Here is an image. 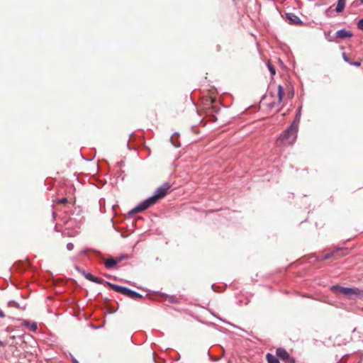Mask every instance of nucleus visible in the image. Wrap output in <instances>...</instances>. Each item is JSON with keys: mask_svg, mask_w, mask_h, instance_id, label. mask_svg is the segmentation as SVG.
Returning a JSON list of instances; mask_svg holds the SVG:
<instances>
[{"mask_svg": "<svg viewBox=\"0 0 363 363\" xmlns=\"http://www.w3.org/2000/svg\"><path fill=\"white\" fill-rule=\"evenodd\" d=\"M330 291L337 293L339 292L350 299L363 298V290L354 287H344L339 285H333L330 288Z\"/></svg>", "mask_w": 363, "mask_h": 363, "instance_id": "obj_1", "label": "nucleus"}, {"mask_svg": "<svg viewBox=\"0 0 363 363\" xmlns=\"http://www.w3.org/2000/svg\"><path fill=\"white\" fill-rule=\"evenodd\" d=\"M298 128L290 125L284 133H282L278 140L277 143H281L284 145H292L296 140Z\"/></svg>", "mask_w": 363, "mask_h": 363, "instance_id": "obj_2", "label": "nucleus"}, {"mask_svg": "<svg viewBox=\"0 0 363 363\" xmlns=\"http://www.w3.org/2000/svg\"><path fill=\"white\" fill-rule=\"evenodd\" d=\"M156 203L154 201L152 198L149 197L145 200L140 202L138 205H137L135 208H133L130 212L129 214L137 213L147 209L151 206L155 204Z\"/></svg>", "mask_w": 363, "mask_h": 363, "instance_id": "obj_3", "label": "nucleus"}, {"mask_svg": "<svg viewBox=\"0 0 363 363\" xmlns=\"http://www.w3.org/2000/svg\"><path fill=\"white\" fill-rule=\"evenodd\" d=\"M170 184L167 182L164 183L162 186L158 187L155 194L151 196L154 199V201L157 203L160 199L163 198L167 193V191L170 188Z\"/></svg>", "mask_w": 363, "mask_h": 363, "instance_id": "obj_4", "label": "nucleus"}, {"mask_svg": "<svg viewBox=\"0 0 363 363\" xmlns=\"http://www.w3.org/2000/svg\"><path fill=\"white\" fill-rule=\"evenodd\" d=\"M277 356L286 363H295L294 358L291 357L288 352L282 348H277L276 350Z\"/></svg>", "mask_w": 363, "mask_h": 363, "instance_id": "obj_5", "label": "nucleus"}, {"mask_svg": "<svg viewBox=\"0 0 363 363\" xmlns=\"http://www.w3.org/2000/svg\"><path fill=\"white\" fill-rule=\"evenodd\" d=\"M342 250H343L342 248H337L336 250H333L330 252L322 255L320 256L313 255L311 257V259H314V261H323V260L328 259L333 257H335V258H337V256H336L337 253L339 251H342Z\"/></svg>", "mask_w": 363, "mask_h": 363, "instance_id": "obj_6", "label": "nucleus"}, {"mask_svg": "<svg viewBox=\"0 0 363 363\" xmlns=\"http://www.w3.org/2000/svg\"><path fill=\"white\" fill-rule=\"evenodd\" d=\"M107 285H108L113 290H114L116 292H118L121 294H123L124 296H127L128 294V291L129 290L128 288L127 287H125V286H119V285H117V284H112V283H110V282H108L106 281V282Z\"/></svg>", "mask_w": 363, "mask_h": 363, "instance_id": "obj_7", "label": "nucleus"}, {"mask_svg": "<svg viewBox=\"0 0 363 363\" xmlns=\"http://www.w3.org/2000/svg\"><path fill=\"white\" fill-rule=\"evenodd\" d=\"M286 17L291 23L295 25H301L303 23L300 18L294 13H286Z\"/></svg>", "mask_w": 363, "mask_h": 363, "instance_id": "obj_8", "label": "nucleus"}, {"mask_svg": "<svg viewBox=\"0 0 363 363\" xmlns=\"http://www.w3.org/2000/svg\"><path fill=\"white\" fill-rule=\"evenodd\" d=\"M335 36L337 39H345V38H347L352 37V33L351 31L347 30L346 29H341V30H337L335 33Z\"/></svg>", "mask_w": 363, "mask_h": 363, "instance_id": "obj_9", "label": "nucleus"}, {"mask_svg": "<svg viewBox=\"0 0 363 363\" xmlns=\"http://www.w3.org/2000/svg\"><path fill=\"white\" fill-rule=\"evenodd\" d=\"M277 89H278V92H277V95H278V102L276 104V103H272L269 104V106L271 108L275 106L276 105H279L281 104V103L283 101V98H284V88L283 86L279 84L277 87Z\"/></svg>", "mask_w": 363, "mask_h": 363, "instance_id": "obj_10", "label": "nucleus"}, {"mask_svg": "<svg viewBox=\"0 0 363 363\" xmlns=\"http://www.w3.org/2000/svg\"><path fill=\"white\" fill-rule=\"evenodd\" d=\"M118 263H120V259H117L116 258H108L105 260L104 264L107 269H111L115 267Z\"/></svg>", "mask_w": 363, "mask_h": 363, "instance_id": "obj_11", "label": "nucleus"}, {"mask_svg": "<svg viewBox=\"0 0 363 363\" xmlns=\"http://www.w3.org/2000/svg\"><path fill=\"white\" fill-rule=\"evenodd\" d=\"M126 296L130 298L134 299V300H137V299L143 298L142 294H140L138 293L137 291H135L132 289H130L128 291V294Z\"/></svg>", "mask_w": 363, "mask_h": 363, "instance_id": "obj_12", "label": "nucleus"}, {"mask_svg": "<svg viewBox=\"0 0 363 363\" xmlns=\"http://www.w3.org/2000/svg\"><path fill=\"white\" fill-rule=\"evenodd\" d=\"M346 0H337V5L335 6V11L337 13H341L344 11L345 7Z\"/></svg>", "mask_w": 363, "mask_h": 363, "instance_id": "obj_13", "label": "nucleus"}, {"mask_svg": "<svg viewBox=\"0 0 363 363\" xmlns=\"http://www.w3.org/2000/svg\"><path fill=\"white\" fill-rule=\"evenodd\" d=\"M301 107H299L298 108V111H297L296 115L294 118V120L292 122V123L291 124V125H293L294 127H297L298 128V125H299L300 120H301Z\"/></svg>", "mask_w": 363, "mask_h": 363, "instance_id": "obj_14", "label": "nucleus"}, {"mask_svg": "<svg viewBox=\"0 0 363 363\" xmlns=\"http://www.w3.org/2000/svg\"><path fill=\"white\" fill-rule=\"evenodd\" d=\"M266 359L268 363H279L278 358L270 353L267 354Z\"/></svg>", "mask_w": 363, "mask_h": 363, "instance_id": "obj_15", "label": "nucleus"}, {"mask_svg": "<svg viewBox=\"0 0 363 363\" xmlns=\"http://www.w3.org/2000/svg\"><path fill=\"white\" fill-rule=\"evenodd\" d=\"M87 280L92 281L94 279V275L91 273H86L84 270L80 269L79 267L76 268Z\"/></svg>", "mask_w": 363, "mask_h": 363, "instance_id": "obj_16", "label": "nucleus"}, {"mask_svg": "<svg viewBox=\"0 0 363 363\" xmlns=\"http://www.w3.org/2000/svg\"><path fill=\"white\" fill-rule=\"evenodd\" d=\"M24 325L28 326L30 328V330L32 331H35L38 328L36 323H33L30 324L28 322H26L24 323Z\"/></svg>", "mask_w": 363, "mask_h": 363, "instance_id": "obj_17", "label": "nucleus"}, {"mask_svg": "<svg viewBox=\"0 0 363 363\" xmlns=\"http://www.w3.org/2000/svg\"><path fill=\"white\" fill-rule=\"evenodd\" d=\"M325 16L328 17V18H332L333 16H335V15L333 14V11L332 10V6H330L328 7L325 11Z\"/></svg>", "mask_w": 363, "mask_h": 363, "instance_id": "obj_18", "label": "nucleus"}, {"mask_svg": "<svg viewBox=\"0 0 363 363\" xmlns=\"http://www.w3.org/2000/svg\"><path fill=\"white\" fill-rule=\"evenodd\" d=\"M169 301L172 303H179V298H177L174 296H168Z\"/></svg>", "mask_w": 363, "mask_h": 363, "instance_id": "obj_19", "label": "nucleus"}, {"mask_svg": "<svg viewBox=\"0 0 363 363\" xmlns=\"http://www.w3.org/2000/svg\"><path fill=\"white\" fill-rule=\"evenodd\" d=\"M268 69L269 72H271L272 75H274L276 73V69L273 65H272L270 63L267 65Z\"/></svg>", "mask_w": 363, "mask_h": 363, "instance_id": "obj_20", "label": "nucleus"}, {"mask_svg": "<svg viewBox=\"0 0 363 363\" xmlns=\"http://www.w3.org/2000/svg\"><path fill=\"white\" fill-rule=\"evenodd\" d=\"M104 281V279H102L101 278H99V277H94V279L92 281V282L99 284H103Z\"/></svg>", "mask_w": 363, "mask_h": 363, "instance_id": "obj_21", "label": "nucleus"}, {"mask_svg": "<svg viewBox=\"0 0 363 363\" xmlns=\"http://www.w3.org/2000/svg\"><path fill=\"white\" fill-rule=\"evenodd\" d=\"M357 28L359 30H363V18L362 19L359 20V21L357 23Z\"/></svg>", "mask_w": 363, "mask_h": 363, "instance_id": "obj_22", "label": "nucleus"}, {"mask_svg": "<svg viewBox=\"0 0 363 363\" xmlns=\"http://www.w3.org/2000/svg\"><path fill=\"white\" fill-rule=\"evenodd\" d=\"M342 58L344 60L345 62H347V63H351V60H350V58L347 56V55L345 54V52H343L342 53Z\"/></svg>", "mask_w": 363, "mask_h": 363, "instance_id": "obj_23", "label": "nucleus"}, {"mask_svg": "<svg viewBox=\"0 0 363 363\" xmlns=\"http://www.w3.org/2000/svg\"><path fill=\"white\" fill-rule=\"evenodd\" d=\"M128 258V255H121L120 257H116V259H120V262H121L122 260L126 259Z\"/></svg>", "mask_w": 363, "mask_h": 363, "instance_id": "obj_24", "label": "nucleus"}, {"mask_svg": "<svg viewBox=\"0 0 363 363\" xmlns=\"http://www.w3.org/2000/svg\"><path fill=\"white\" fill-rule=\"evenodd\" d=\"M67 249L69 251H71L74 249V244L72 242H69L67 244Z\"/></svg>", "mask_w": 363, "mask_h": 363, "instance_id": "obj_25", "label": "nucleus"}, {"mask_svg": "<svg viewBox=\"0 0 363 363\" xmlns=\"http://www.w3.org/2000/svg\"><path fill=\"white\" fill-rule=\"evenodd\" d=\"M9 305L10 306H15V307H16V308H18V303H16V301H9Z\"/></svg>", "mask_w": 363, "mask_h": 363, "instance_id": "obj_26", "label": "nucleus"}, {"mask_svg": "<svg viewBox=\"0 0 363 363\" xmlns=\"http://www.w3.org/2000/svg\"><path fill=\"white\" fill-rule=\"evenodd\" d=\"M350 65L355 66V67H360L361 66V62H352L351 61V63H350Z\"/></svg>", "mask_w": 363, "mask_h": 363, "instance_id": "obj_27", "label": "nucleus"}, {"mask_svg": "<svg viewBox=\"0 0 363 363\" xmlns=\"http://www.w3.org/2000/svg\"><path fill=\"white\" fill-rule=\"evenodd\" d=\"M67 202V199L66 198H63V199H59L57 201V203H66Z\"/></svg>", "mask_w": 363, "mask_h": 363, "instance_id": "obj_28", "label": "nucleus"}, {"mask_svg": "<svg viewBox=\"0 0 363 363\" xmlns=\"http://www.w3.org/2000/svg\"><path fill=\"white\" fill-rule=\"evenodd\" d=\"M70 357L72 358V361L73 363H79L75 358L70 354Z\"/></svg>", "mask_w": 363, "mask_h": 363, "instance_id": "obj_29", "label": "nucleus"}, {"mask_svg": "<svg viewBox=\"0 0 363 363\" xmlns=\"http://www.w3.org/2000/svg\"><path fill=\"white\" fill-rule=\"evenodd\" d=\"M88 250H83L80 252V255H86L87 253Z\"/></svg>", "mask_w": 363, "mask_h": 363, "instance_id": "obj_30", "label": "nucleus"}, {"mask_svg": "<svg viewBox=\"0 0 363 363\" xmlns=\"http://www.w3.org/2000/svg\"><path fill=\"white\" fill-rule=\"evenodd\" d=\"M5 317V315L4 313V312L0 309V318H4Z\"/></svg>", "mask_w": 363, "mask_h": 363, "instance_id": "obj_31", "label": "nucleus"}, {"mask_svg": "<svg viewBox=\"0 0 363 363\" xmlns=\"http://www.w3.org/2000/svg\"><path fill=\"white\" fill-rule=\"evenodd\" d=\"M4 346V343L0 340V347Z\"/></svg>", "mask_w": 363, "mask_h": 363, "instance_id": "obj_32", "label": "nucleus"}, {"mask_svg": "<svg viewBox=\"0 0 363 363\" xmlns=\"http://www.w3.org/2000/svg\"><path fill=\"white\" fill-rule=\"evenodd\" d=\"M327 40H329V41H332L333 40L329 38L328 37H326Z\"/></svg>", "mask_w": 363, "mask_h": 363, "instance_id": "obj_33", "label": "nucleus"}, {"mask_svg": "<svg viewBox=\"0 0 363 363\" xmlns=\"http://www.w3.org/2000/svg\"><path fill=\"white\" fill-rule=\"evenodd\" d=\"M55 214H56V213H55V212H53V213H52V216H53V218H55Z\"/></svg>", "mask_w": 363, "mask_h": 363, "instance_id": "obj_34", "label": "nucleus"}, {"mask_svg": "<svg viewBox=\"0 0 363 363\" xmlns=\"http://www.w3.org/2000/svg\"><path fill=\"white\" fill-rule=\"evenodd\" d=\"M211 288L213 289V290H214V291H215V289H214V284H212V285H211Z\"/></svg>", "mask_w": 363, "mask_h": 363, "instance_id": "obj_35", "label": "nucleus"}, {"mask_svg": "<svg viewBox=\"0 0 363 363\" xmlns=\"http://www.w3.org/2000/svg\"><path fill=\"white\" fill-rule=\"evenodd\" d=\"M220 320L223 321V322H225L224 320H223L222 318H219Z\"/></svg>", "mask_w": 363, "mask_h": 363, "instance_id": "obj_36", "label": "nucleus"}]
</instances>
